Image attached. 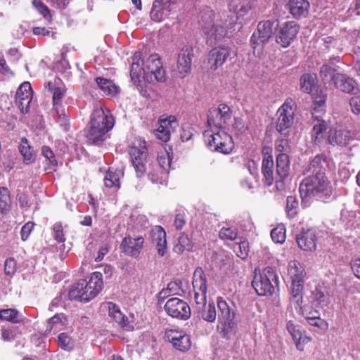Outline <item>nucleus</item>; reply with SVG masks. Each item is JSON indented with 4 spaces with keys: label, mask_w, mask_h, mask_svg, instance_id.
I'll list each match as a JSON object with an SVG mask.
<instances>
[{
    "label": "nucleus",
    "mask_w": 360,
    "mask_h": 360,
    "mask_svg": "<svg viewBox=\"0 0 360 360\" xmlns=\"http://www.w3.org/2000/svg\"><path fill=\"white\" fill-rule=\"evenodd\" d=\"M31 101L27 97L26 98H15V103L22 113H27L29 110Z\"/></svg>",
    "instance_id": "obj_56"
},
{
    "label": "nucleus",
    "mask_w": 360,
    "mask_h": 360,
    "mask_svg": "<svg viewBox=\"0 0 360 360\" xmlns=\"http://www.w3.org/2000/svg\"><path fill=\"white\" fill-rule=\"evenodd\" d=\"M0 319L15 323L20 322L21 317L16 309H6L0 310Z\"/></svg>",
    "instance_id": "obj_46"
},
{
    "label": "nucleus",
    "mask_w": 360,
    "mask_h": 360,
    "mask_svg": "<svg viewBox=\"0 0 360 360\" xmlns=\"http://www.w3.org/2000/svg\"><path fill=\"white\" fill-rule=\"evenodd\" d=\"M271 150L270 148H264V157L262 165L264 184L268 186L272 185L275 181L276 182L279 181L278 179V176H276V174H274V160L272 155L270 154Z\"/></svg>",
    "instance_id": "obj_21"
},
{
    "label": "nucleus",
    "mask_w": 360,
    "mask_h": 360,
    "mask_svg": "<svg viewBox=\"0 0 360 360\" xmlns=\"http://www.w3.org/2000/svg\"><path fill=\"white\" fill-rule=\"evenodd\" d=\"M123 176V172L120 169H109L107 172L104 181V185L107 188H120V178Z\"/></svg>",
    "instance_id": "obj_41"
},
{
    "label": "nucleus",
    "mask_w": 360,
    "mask_h": 360,
    "mask_svg": "<svg viewBox=\"0 0 360 360\" xmlns=\"http://www.w3.org/2000/svg\"><path fill=\"white\" fill-rule=\"evenodd\" d=\"M152 243L155 245L160 256L165 255L167 250L166 233L160 226H155L150 233Z\"/></svg>",
    "instance_id": "obj_27"
},
{
    "label": "nucleus",
    "mask_w": 360,
    "mask_h": 360,
    "mask_svg": "<svg viewBox=\"0 0 360 360\" xmlns=\"http://www.w3.org/2000/svg\"><path fill=\"white\" fill-rule=\"evenodd\" d=\"M114 124V118L108 110L105 111L102 107L95 108L91 115L90 128L86 134L88 141L100 144Z\"/></svg>",
    "instance_id": "obj_4"
},
{
    "label": "nucleus",
    "mask_w": 360,
    "mask_h": 360,
    "mask_svg": "<svg viewBox=\"0 0 360 360\" xmlns=\"http://www.w3.org/2000/svg\"><path fill=\"white\" fill-rule=\"evenodd\" d=\"M349 104L354 113H360V96L352 97L349 101Z\"/></svg>",
    "instance_id": "obj_62"
},
{
    "label": "nucleus",
    "mask_w": 360,
    "mask_h": 360,
    "mask_svg": "<svg viewBox=\"0 0 360 360\" xmlns=\"http://www.w3.org/2000/svg\"><path fill=\"white\" fill-rule=\"evenodd\" d=\"M157 162L155 165H152L155 167L153 168V170H160V176H157V178H155L154 174L153 171H150L148 174L149 179L154 184H164L167 181V174L171 166V158L169 155V153L167 151H164L160 154H158L157 157Z\"/></svg>",
    "instance_id": "obj_15"
},
{
    "label": "nucleus",
    "mask_w": 360,
    "mask_h": 360,
    "mask_svg": "<svg viewBox=\"0 0 360 360\" xmlns=\"http://www.w3.org/2000/svg\"><path fill=\"white\" fill-rule=\"evenodd\" d=\"M217 307L219 310L217 330L220 335L231 340L238 330V322L236 320V313L233 306H230L222 297L217 298Z\"/></svg>",
    "instance_id": "obj_6"
},
{
    "label": "nucleus",
    "mask_w": 360,
    "mask_h": 360,
    "mask_svg": "<svg viewBox=\"0 0 360 360\" xmlns=\"http://www.w3.org/2000/svg\"><path fill=\"white\" fill-rule=\"evenodd\" d=\"M17 269V263L13 258H8L5 262L4 270L5 274L11 276L15 274Z\"/></svg>",
    "instance_id": "obj_55"
},
{
    "label": "nucleus",
    "mask_w": 360,
    "mask_h": 360,
    "mask_svg": "<svg viewBox=\"0 0 360 360\" xmlns=\"http://www.w3.org/2000/svg\"><path fill=\"white\" fill-rule=\"evenodd\" d=\"M333 84L342 91L354 94L357 93L356 81L345 75L340 74L336 75Z\"/></svg>",
    "instance_id": "obj_31"
},
{
    "label": "nucleus",
    "mask_w": 360,
    "mask_h": 360,
    "mask_svg": "<svg viewBox=\"0 0 360 360\" xmlns=\"http://www.w3.org/2000/svg\"><path fill=\"white\" fill-rule=\"evenodd\" d=\"M19 150L23 157V162L27 164H31L34 162L36 159V154L33 148L30 146L28 141L26 138L21 139Z\"/></svg>",
    "instance_id": "obj_42"
},
{
    "label": "nucleus",
    "mask_w": 360,
    "mask_h": 360,
    "mask_svg": "<svg viewBox=\"0 0 360 360\" xmlns=\"http://www.w3.org/2000/svg\"><path fill=\"white\" fill-rule=\"evenodd\" d=\"M11 199L6 187H0V213L6 214L11 209Z\"/></svg>",
    "instance_id": "obj_44"
},
{
    "label": "nucleus",
    "mask_w": 360,
    "mask_h": 360,
    "mask_svg": "<svg viewBox=\"0 0 360 360\" xmlns=\"http://www.w3.org/2000/svg\"><path fill=\"white\" fill-rule=\"evenodd\" d=\"M108 307L109 311V316L113 319L122 328H125L127 330H131L133 326L129 324L128 318L124 315L120 311L119 307L113 303L108 302Z\"/></svg>",
    "instance_id": "obj_32"
},
{
    "label": "nucleus",
    "mask_w": 360,
    "mask_h": 360,
    "mask_svg": "<svg viewBox=\"0 0 360 360\" xmlns=\"http://www.w3.org/2000/svg\"><path fill=\"white\" fill-rule=\"evenodd\" d=\"M234 20L225 13L216 14L207 8L200 14V25L207 44L214 45L224 40L233 27Z\"/></svg>",
    "instance_id": "obj_2"
},
{
    "label": "nucleus",
    "mask_w": 360,
    "mask_h": 360,
    "mask_svg": "<svg viewBox=\"0 0 360 360\" xmlns=\"http://www.w3.org/2000/svg\"><path fill=\"white\" fill-rule=\"evenodd\" d=\"M333 60L339 61V57L330 58L329 63L323 64L320 68L319 75L324 83L333 84L335 76L340 75L335 72L336 69L332 66L334 64Z\"/></svg>",
    "instance_id": "obj_34"
},
{
    "label": "nucleus",
    "mask_w": 360,
    "mask_h": 360,
    "mask_svg": "<svg viewBox=\"0 0 360 360\" xmlns=\"http://www.w3.org/2000/svg\"><path fill=\"white\" fill-rule=\"evenodd\" d=\"M231 55L228 46H218L212 49L209 53V63L212 70H215L222 65Z\"/></svg>",
    "instance_id": "obj_26"
},
{
    "label": "nucleus",
    "mask_w": 360,
    "mask_h": 360,
    "mask_svg": "<svg viewBox=\"0 0 360 360\" xmlns=\"http://www.w3.org/2000/svg\"><path fill=\"white\" fill-rule=\"evenodd\" d=\"M178 127L177 120L174 116L160 120L159 127L155 131V136L158 139L167 142L170 139L172 131Z\"/></svg>",
    "instance_id": "obj_24"
},
{
    "label": "nucleus",
    "mask_w": 360,
    "mask_h": 360,
    "mask_svg": "<svg viewBox=\"0 0 360 360\" xmlns=\"http://www.w3.org/2000/svg\"><path fill=\"white\" fill-rule=\"evenodd\" d=\"M143 63V60L141 58V53L140 52H136L131 57L130 70L131 79L135 84H137L140 82L141 77L146 76Z\"/></svg>",
    "instance_id": "obj_29"
},
{
    "label": "nucleus",
    "mask_w": 360,
    "mask_h": 360,
    "mask_svg": "<svg viewBox=\"0 0 360 360\" xmlns=\"http://www.w3.org/2000/svg\"><path fill=\"white\" fill-rule=\"evenodd\" d=\"M96 82L99 89L107 96H115L119 93V87L110 79L98 77L96 78Z\"/></svg>",
    "instance_id": "obj_38"
},
{
    "label": "nucleus",
    "mask_w": 360,
    "mask_h": 360,
    "mask_svg": "<svg viewBox=\"0 0 360 360\" xmlns=\"http://www.w3.org/2000/svg\"><path fill=\"white\" fill-rule=\"evenodd\" d=\"M129 155L137 177L142 176L147 169H148V172H153L155 178L161 176V169L159 172L158 170L155 171L153 170L155 167L148 163V149L145 141L138 140L137 145H134L130 148Z\"/></svg>",
    "instance_id": "obj_7"
},
{
    "label": "nucleus",
    "mask_w": 360,
    "mask_h": 360,
    "mask_svg": "<svg viewBox=\"0 0 360 360\" xmlns=\"http://www.w3.org/2000/svg\"><path fill=\"white\" fill-rule=\"evenodd\" d=\"M63 318V314H56L53 317L50 318L48 321L46 333H49L52 330L56 333L61 329L63 326L62 319Z\"/></svg>",
    "instance_id": "obj_45"
},
{
    "label": "nucleus",
    "mask_w": 360,
    "mask_h": 360,
    "mask_svg": "<svg viewBox=\"0 0 360 360\" xmlns=\"http://www.w3.org/2000/svg\"><path fill=\"white\" fill-rule=\"evenodd\" d=\"M15 333L13 330L11 328H2L1 337L5 341H10L15 338Z\"/></svg>",
    "instance_id": "obj_63"
},
{
    "label": "nucleus",
    "mask_w": 360,
    "mask_h": 360,
    "mask_svg": "<svg viewBox=\"0 0 360 360\" xmlns=\"http://www.w3.org/2000/svg\"><path fill=\"white\" fill-rule=\"evenodd\" d=\"M299 202L295 196L290 195L286 200V212L288 216L293 217L295 214V210L298 207Z\"/></svg>",
    "instance_id": "obj_51"
},
{
    "label": "nucleus",
    "mask_w": 360,
    "mask_h": 360,
    "mask_svg": "<svg viewBox=\"0 0 360 360\" xmlns=\"http://www.w3.org/2000/svg\"><path fill=\"white\" fill-rule=\"evenodd\" d=\"M34 226V224L32 221H29L26 223L21 229L20 231V235H21V239L23 241H25L27 240L30 233L33 230Z\"/></svg>",
    "instance_id": "obj_58"
},
{
    "label": "nucleus",
    "mask_w": 360,
    "mask_h": 360,
    "mask_svg": "<svg viewBox=\"0 0 360 360\" xmlns=\"http://www.w3.org/2000/svg\"><path fill=\"white\" fill-rule=\"evenodd\" d=\"M278 26L277 20H266L258 23L257 30L254 32L250 39L254 54L259 55L262 52L263 46L272 37Z\"/></svg>",
    "instance_id": "obj_10"
},
{
    "label": "nucleus",
    "mask_w": 360,
    "mask_h": 360,
    "mask_svg": "<svg viewBox=\"0 0 360 360\" xmlns=\"http://www.w3.org/2000/svg\"><path fill=\"white\" fill-rule=\"evenodd\" d=\"M328 129V124L323 120H317L311 131V139L315 144H320L324 139V134Z\"/></svg>",
    "instance_id": "obj_37"
},
{
    "label": "nucleus",
    "mask_w": 360,
    "mask_h": 360,
    "mask_svg": "<svg viewBox=\"0 0 360 360\" xmlns=\"http://www.w3.org/2000/svg\"><path fill=\"white\" fill-rule=\"evenodd\" d=\"M238 233L234 228H225L223 227L219 233V236L222 240H228L233 241L237 238Z\"/></svg>",
    "instance_id": "obj_52"
},
{
    "label": "nucleus",
    "mask_w": 360,
    "mask_h": 360,
    "mask_svg": "<svg viewBox=\"0 0 360 360\" xmlns=\"http://www.w3.org/2000/svg\"><path fill=\"white\" fill-rule=\"evenodd\" d=\"M41 155L49 161V163L51 166H53V167L57 166L58 162L51 148L46 146H42Z\"/></svg>",
    "instance_id": "obj_54"
},
{
    "label": "nucleus",
    "mask_w": 360,
    "mask_h": 360,
    "mask_svg": "<svg viewBox=\"0 0 360 360\" xmlns=\"http://www.w3.org/2000/svg\"><path fill=\"white\" fill-rule=\"evenodd\" d=\"M164 309L170 316L181 320H187L191 315L189 305L185 301L177 297L169 299L165 304Z\"/></svg>",
    "instance_id": "obj_13"
},
{
    "label": "nucleus",
    "mask_w": 360,
    "mask_h": 360,
    "mask_svg": "<svg viewBox=\"0 0 360 360\" xmlns=\"http://www.w3.org/2000/svg\"><path fill=\"white\" fill-rule=\"evenodd\" d=\"M296 241L302 250L313 252L316 249L317 237L316 231L313 229L302 231L297 236Z\"/></svg>",
    "instance_id": "obj_25"
},
{
    "label": "nucleus",
    "mask_w": 360,
    "mask_h": 360,
    "mask_svg": "<svg viewBox=\"0 0 360 360\" xmlns=\"http://www.w3.org/2000/svg\"><path fill=\"white\" fill-rule=\"evenodd\" d=\"M328 167L327 157L319 154L304 168L303 174L306 176L300 185V193L303 200L314 198L326 202L334 199L331 183L326 175Z\"/></svg>",
    "instance_id": "obj_1"
},
{
    "label": "nucleus",
    "mask_w": 360,
    "mask_h": 360,
    "mask_svg": "<svg viewBox=\"0 0 360 360\" xmlns=\"http://www.w3.org/2000/svg\"><path fill=\"white\" fill-rule=\"evenodd\" d=\"M271 237L276 243H283L285 240V229L283 225L278 226L271 231Z\"/></svg>",
    "instance_id": "obj_48"
},
{
    "label": "nucleus",
    "mask_w": 360,
    "mask_h": 360,
    "mask_svg": "<svg viewBox=\"0 0 360 360\" xmlns=\"http://www.w3.org/2000/svg\"><path fill=\"white\" fill-rule=\"evenodd\" d=\"M193 50L191 46L184 47L177 58L176 71L180 78H184L191 73Z\"/></svg>",
    "instance_id": "obj_18"
},
{
    "label": "nucleus",
    "mask_w": 360,
    "mask_h": 360,
    "mask_svg": "<svg viewBox=\"0 0 360 360\" xmlns=\"http://www.w3.org/2000/svg\"><path fill=\"white\" fill-rule=\"evenodd\" d=\"M32 4L44 18L49 15L48 7L41 0H32Z\"/></svg>",
    "instance_id": "obj_59"
},
{
    "label": "nucleus",
    "mask_w": 360,
    "mask_h": 360,
    "mask_svg": "<svg viewBox=\"0 0 360 360\" xmlns=\"http://www.w3.org/2000/svg\"><path fill=\"white\" fill-rule=\"evenodd\" d=\"M203 137L206 146L212 151L228 154L233 148L232 137L224 129H207Z\"/></svg>",
    "instance_id": "obj_9"
},
{
    "label": "nucleus",
    "mask_w": 360,
    "mask_h": 360,
    "mask_svg": "<svg viewBox=\"0 0 360 360\" xmlns=\"http://www.w3.org/2000/svg\"><path fill=\"white\" fill-rule=\"evenodd\" d=\"M288 7L293 18L300 19L308 15L310 4L307 0H289Z\"/></svg>",
    "instance_id": "obj_30"
},
{
    "label": "nucleus",
    "mask_w": 360,
    "mask_h": 360,
    "mask_svg": "<svg viewBox=\"0 0 360 360\" xmlns=\"http://www.w3.org/2000/svg\"><path fill=\"white\" fill-rule=\"evenodd\" d=\"M300 90L307 94H312L317 88L316 75L312 74H304L301 76Z\"/></svg>",
    "instance_id": "obj_39"
},
{
    "label": "nucleus",
    "mask_w": 360,
    "mask_h": 360,
    "mask_svg": "<svg viewBox=\"0 0 360 360\" xmlns=\"http://www.w3.org/2000/svg\"><path fill=\"white\" fill-rule=\"evenodd\" d=\"M103 285L102 274L94 272L88 281H79L72 286L68 293L69 299L83 302H89L100 292Z\"/></svg>",
    "instance_id": "obj_5"
},
{
    "label": "nucleus",
    "mask_w": 360,
    "mask_h": 360,
    "mask_svg": "<svg viewBox=\"0 0 360 360\" xmlns=\"http://www.w3.org/2000/svg\"><path fill=\"white\" fill-rule=\"evenodd\" d=\"M290 160L288 155L285 153H279L276 158V176L279 181H282L289 174Z\"/></svg>",
    "instance_id": "obj_35"
},
{
    "label": "nucleus",
    "mask_w": 360,
    "mask_h": 360,
    "mask_svg": "<svg viewBox=\"0 0 360 360\" xmlns=\"http://www.w3.org/2000/svg\"><path fill=\"white\" fill-rule=\"evenodd\" d=\"M353 139V133L342 126H335L329 129L327 142L333 146L345 147Z\"/></svg>",
    "instance_id": "obj_16"
},
{
    "label": "nucleus",
    "mask_w": 360,
    "mask_h": 360,
    "mask_svg": "<svg viewBox=\"0 0 360 360\" xmlns=\"http://www.w3.org/2000/svg\"><path fill=\"white\" fill-rule=\"evenodd\" d=\"M58 345L63 349L71 350L74 347V342L71 338L66 333H61L58 335Z\"/></svg>",
    "instance_id": "obj_53"
},
{
    "label": "nucleus",
    "mask_w": 360,
    "mask_h": 360,
    "mask_svg": "<svg viewBox=\"0 0 360 360\" xmlns=\"http://www.w3.org/2000/svg\"><path fill=\"white\" fill-rule=\"evenodd\" d=\"M174 4L170 0H155L150 11L153 20L160 22L169 17Z\"/></svg>",
    "instance_id": "obj_23"
},
{
    "label": "nucleus",
    "mask_w": 360,
    "mask_h": 360,
    "mask_svg": "<svg viewBox=\"0 0 360 360\" xmlns=\"http://www.w3.org/2000/svg\"><path fill=\"white\" fill-rule=\"evenodd\" d=\"M52 231V236L58 243H63L65 240L64 228L61 222L55 223Z\"/></svg>",
    "instance_id": "obj_50"
},
{
    "label": "nucleus",
    "mask_w": 360,
    "mask_h": 360,
    "mask_svg": "<svg viewBox=\"0 0 360 360\" xmlns=\"http://www.w3.org/2000/svg\"><path fill=\"white\" fill-rule=\"evenodd\" d=\"M274 282L278 284V276L271 267H266L259 275L255 274L252 287L259 296L271 295L274 292Z\"/></svg>",
    "instance_id": "obj_11"
},
{
    "label": "nucleus",
    "mask_w": 360,
    "mask_h": 360,
    "mask_svg": "<svg viewBox=\"0 0 360 360\" xmlns=\"http://www.w3.org/2000/svg\"><path fill=\"white\" fill-rule=\"evenodd\" d=\"M313 302L321 307L327 306L330 303V297L326 288L318 285L312 292Z\"/></svg>",
    "instance_id": "obj_40"
},
{
    "label": "nucleus",
    "mask_w": 360,
    "mask_h": 360,
    "mask_svg": "<svg viewBox=\"0 0 360 360\" xmlns=\"http://www.w3.org/2000/svg\"><path fill=\"white\" fill-rule=\"evenodd\" d=\"M195 309L199 318L209 323H213L217 318L215 304L210 302L207 304V280L202 268H197L193 276Z\"/></svg>",
    "instance_id": "obj_3"
},
{
    "label": "nucleus",
    "mask_w": 360,
    "mask_h": 360,
    "mask_svg": "<svg viewBox=\"0 0 360 360\" xmlns=\"http://www.w3.org/2000/svg\"><path fill=\"white\" fill-rule=\"evenodd\" d=\"M165 338L175 349L181 352H185L191 347V338L184 331L169 330L165 332Z\"/></svg>",
    "instance_id": "obj_19"
},
{
    "label": "nucleus",
    "mask_w": 360,
    "mask_h": 360,
    "mask_svg": "<svg viewBox=\"0 0 360 360\" xmlns=\"http://www.w3.org/2000/svg\"><path fill=\"white\" fill-rule=\"evenodd\" d=\"M310 94L314 99L315 103L318 104L319 106L324 105L326 99V95L321 90L319 91L316 88L315 91Z\"/></svg>",
    "instance_id": "obj_57"
},
{
    "label": "nucleus",
    "mask_w": 360,
    "mask_h": 360,
    "mask_svg": "<svg viewBox=\"0 0 360 360\" xmlns=\"http://www.w3.org/2000/svg\"><path fill=\"white\" fill-rule=\"evenodd\" d=\"M231 117V110L226 104H220L217 108L209 110L207 129H224Z\"/></svg>",
    "instance_id": "obj_12"
},
{
    "label": "nucleus",
    "mask_w": 360,
    "mask_h": 360,
    "mask_svg": "<svg viewBox=\"0 0 360 360\" xmlns=\"http://www.w3.org/2000/svg\"><path fill=\"white\" fill-rule=\"evenodd\" d=\"M143 243L144 239L141 236L135 237L127 236L122 239L120 248L126 255L137 257L143 248Z\"/></svg>",
    "instance_id": "obj_22"
},
{
    "label": "nucleus",
    "mask_w": 360,
    "mask_h": 360,
    "mask_svg": "<svg viewBox=\"0 0 360 360\" xmlns=\"http://www.w3.org/2000/svg\"><path fill=\"white\" fill-rule=\"evenodd\" d=\"M143 65L146 76L153 75L157 82H165L166 80L165 70L163 69L160 56L158 54L150 55L146 60H143Z\"/></svg>",
    "instance_id": "obj_17"
},
{
    "label": "nucleus",
    "mask_w": 360,
    "mask_h": 360,
    "mask_svg": "<svg viewBox=\"0 0 360 360\" xmlns=\"http://www.w3.org/2000/svg\"><path fill=\"white\" fill-rule=\"evenodd\" d=\"M181 282L180 281H172L167 284L166 288H163L158 294L159 301L165 300L170 295H179L181 291Z\"/></svg>",
    "instance_id": "obj_43"
},
{
    "label": "nucleus",
    "mask_w": 360,
    "mask_h": 360,
    "mask_svg": "<svg viewBox=\"0 0 360 360\" xmlns=\"http://www.w3.org/2000/svg\"><path fill=\"white\" fill-rule=\"evenodd\" d=\"M352 269L354 275L360 279V258L354 259L352 263Z\"/></svg>",
    "instance_id": "obj_64"
},
{
    "label": "nucleus",
    "mask_w": 360,
    "mask_h": 360,
    "mask_svg": "<svg viewBox=\"0 0 360 360\" xmlns=\"http://www.w3.org/2000/svg\"><path fill=\"white\" fill-rule=\"evenodd\" d=\"M295 309L299 308L302 315L307 319L309 324L313 326L321 327L323 320L320 318V313L318 310L312 309L310 306H304L303 307L294 304Z\"/></svg>",
    "instance_id": "obj_33"
},
{
    "label": "nucleus",
    "mask_w": 360,
    "mask_h": 360,
    "mask_svg": "<svg viewBox=\"0 0 360 360\" xmlns=\"http://www.w3.org/2000/svg\"><path fill=\"white\" fill-rule=\"evenodd\" d=\"M27 96V98H29V100L32 99V91L31 84L28 82H23L18 89L15 98H26Z\"/></svg>",
    "instance_id": "obj_47"
},
{
    "label": "nucleus",
    "mask_w": 360,
    "mask_h": 360,
    "mask_svg": "<svg viewBox=\"0 0 360 360\" xmlns=\"http://www.w3.org/2000/svg\"><path fill=\"white\" fill-rule=\"evenodd\" d=\"M275 148L276 151L279 152L280 153H286L290 148L288 141L284 139L276 141Z\"/></svg>",
    "instance_id": "obj_60"
},
{
    "label": "nucleus",
    "mask_w": 360,
    "mask_h": 360,
    "mask_svg": "<svg viewBox=\"0 0 360 360\" xmlns=\"http://www.w3.org/2000/svg\"><path fill=\"white\" fill-rule=\"evenodd\" d=\"M295 108L292 100L287 99L277 111L278 121L276 129L283 133L293 123Z\"/></svg>",
    "instance_id": "obj_14"
},
{
    "label": "nucleus",
    "mask_w": 360,
    "mask_h": 360,
    "mask_svg": "<svg viewBox=\"0 0 360 360\" xmlns=\"http://www.w3.org/2000/svg\"><path fill=\"white\" fill-rule=\"evenodd\" d=\"M65 90L61 87H56L53 89V106L58 115V122L60 123L61 126H63L64 129L67 130L68 129V119L67 116L63 110L60 108V104L62 98L65 95Z\"/></svg>",
    "instance_id": "obj_28"
},
{
    "label": "nucleus",
    "mask_w": 360,
    "mask_h": 360,
    "mask_svg": "<svg viewBox=\"0 0 360 360\" xmlns=\"http://www.w3.org/2000/svg\"><path fill=\"white\" fill-rule=\"evenodd\" d=\"M300 27L294 21L286 22L280 29L276 42L283 47L288 46L296 37Z\"/></svg>",
    "instance_id": "obj_20"
},
{
    "label": "nucleus",
    "mask_w": 360,
    "mask_h": 360,
    "mask_svg": "<svg viewBox=\"0 0 360 360\" xmlns=\"http://www.w3.org/2000/svg\"><path fill=\"white\" fill-rule=\"evenodd\" d=\"M131 218L132 219H135V226L137 229L143 228L146 226V225L148 224V220L146 217V216L142 214H132Z\"/></svg>",
    "instance_id": "obj_61"
},
{
    "label": "nucleus",
    "mask_w": 360,
    "mask_h": 360,
    "mask_svg": "<svg viewBox=\"0 0 360 360\" xmlns=\"http://www.w3.org/2000/svg\"><path fill=\"white\" fill-rule=\"evenodd\" d=\"M288 271L291 279L290 302L300 306L302 303V290L306 276L304 267L298 261L292 260L288 264Z\"/></svg>",
    "instance_id": "obj_8"
},
{
    "label": "nucleus",
    "mask_w": 360,
    "mask_h": 360,
    "mask_svg": "<svg viewBox=\"0 0 360 360\" xmlns=\"http://www.w3.org/2000/svg\"><path fill=\"white\" fill-rule=\"evenodd\" d=\"M286 328L291 335L297 349L302 350L303 348L301 347V344L302 342L304 343L305 340L307 339V338L303 337L301 327L296 325L292 321H289L287 323Z\"/></svg>",
    "instance_id": "obj_36"
},
{
    "label": "nucleus",
    "mask_w": 360,
    "mask_h": 360,
    "mask_svg": "<svg viewBox=\"0 0 360 360\" xmlns=\"http://www.w3.org/2000/svg\"><path fill=\"white\" fill-rule=\"evenodd\" d=\"M233 250L238 257L241 259H245L248 255L249 245L246 240L240 241L233 245Z\"/></svg>",
    "instance_id": "obj_49"
}]
</instances>
